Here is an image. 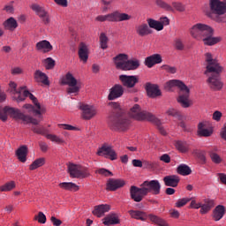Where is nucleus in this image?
Here are the masks:
<instances>
[{
  "instance_id": "nucleus-57",
  "label": "nucleus",
  "mask_w": 226,
  "mask_h": 226,
  "mask_svg": "<svg viewBox=\"0 0 226 226\" xmlns=\"http://www.w3.org/2000/svg\"><path fill=\"white\" fill-rule=\"evenodd\" d=\"M162 70H165V72H167L168 73H176L177 72V69L174 66H170V65H167V64H164V65H162L161 67Z\"/></svg>"
},
{
  "instance_id": "nucleus-2",
  "label": "nucleus",
  "mask_w": 226,
  "mask_h": 226,
  "mask_svg": "<svg viewBox=\"0 0 226 226\" xmlns=\"http://www.w3.org/2000/svg\"><path fill=\"white\" fill-rule=\"evenodd\" d=\"M162 192V185L158 180H146L140 187L132 185L130 187V197L134 202H142L144 197L148 193L152 195H160Z\"/></svg>"
},
{
  "instance_id": "nucleus-38",
  "label": "nucleus",
  "mask_w": 226,
  "mask_h": 226,
  "mask_svg": "<svg viewBox=\"0 0 226 226\" xmlns=\"http://www.w3.org/2000/svg\"><path fill=\"white\" fill-rule=\"evenodd\" d=\"M177 172L180 174V176H190V174H192V169L186 164H180L177 168Z\"/></svg>"
},
{
  "instance_id": "nucleus-20",
  "label": "nucleus",
  "mask_w": 226,
  "mask_h": 226,
  "mask_svg": "<svg viewBox=\"0 0 226 226\" xmlns=\"http://www.w3.org/2000/svg\"><path fill=\"white\" fill-rule=\"evenodd\" d=\"M34 79L38 84H43L44 86H50L49 81V76L40 70H36L34 73Z\"/></svg>"
},
{
  "instance_id": "nucleus-28",
  "label": "nucleus",
  "mask_w": 226,
  "mask_h": 226,
  "mask_svg": "<svg viewBox=\"0 0 226 226\" xmlns=\"http://www.w3.org/2000/svg\"><path fill=\"white\" fill-rule=\"evenodd\" d=\"M131 218L134 220H140L141 222H146L147 220V214L140 210H129L128 211Z\"/></svg>"
},
{
  "instance_id": "nucleus-6",
  "label": "nucleus",
  "mask_w": 226,
  "mask_h": 226,
  "mask_svg": "<svg viewBox=\"0 0 226 226\" xmlns=\"http://www.w3.org/2000/svg\"><path fill=\"white\" fill-rule=\"evenodd\" d=\"M113 63L117 70H123V72L137 70L140 66V61L139 59L128 60V55L124 53H120L113 57Z\"/></svg>"
},
{
  "instance_id": "nucleus-52",
  "label": "nucleus",
  "mask_w": 226,
  "mask_h": 226,
  "mask_svg": "<svg viewBox=\"0 0 226 226\" xmlns=\"http://www.w3.org/2000/svg\"><path fill=\"white\" fill-rule=\"evenodd\" d=\"M174 47L177 50H185V44L183 43V40L177 38L174 41Z\"/></svg>"
},
{
  "instance_id": "nucleus-21",
  "label": "nucleus",
  "mask_w": 226,
  "mask_h": 226,
  "mask_svg": "<svg viewBox=\"0 0 226 226\" xmlns=\"http://www.w3.org/2000/svg\"><path fill=\"white\" fill-rule=\"evenodd\" d=\"M124 185V180L109 178L107 183V190H109V192H116L118 188H123Z\"/></svg>"
},
{
  "instance_id": "nucleus-11",
  "label": "nucleus",
  "mask_w": 226,
  "mask_h": 226,
  "mask_svg": "<svg viewBox=\"0 0 226 226\" xmlns=\"http://www.w3.org/2000/svg\"><path fill=\"white\" fill-rule=\"evenodd\" d=\"M67 170L71 177L77 179H84V177H87V176H89V172H87L86 168H82L80 165H77L72 162L68 164Z\"/></svg>"
},
{
  "instance_id": "nucleus-42",
  "label": "nucleus",
  "mask_w": 226,
  "mask_h": 226,
  "mask_svg": "<svg viewBox=\"0 0 226 226\" xmlns=\"http://www.w3.org/2000/svg\"><path fill=\"white\" fill-rule=\"evenodd\" d=\"M45 165V158L41 157L36 159L29 167L30 170H36L39 167H43Z\"/></svg>"
},
{
  "instance_id": "nucleus-18",
  "label": "nucleus",
  "mask_w": 226,
  "mask_h": 226,
  "mask_svg": "<svg viewBox=\"0 0 226 226\" xmlns=\"http://www.w3.org/2000/svg\"><path fill=\"white\" fill-rule=\"evenodd\" d=\"M198 135L200 137H211L213 135V127H208L207 122H200L198 124Z\"/></svg>"
},
{
  "instance_id": "nucleus-17",
  "label": "nucleus",
  "mask_w": 226,
  "mask_h": 226,
  "mask_svg": "<svg viewBox=\"0 0 226 226\" xmlns=\"http://www.w3.org/2000/svg\"><path fill=\"white\" fill-rule=\"evenodd\" d=\"M146 91L149 98H158V96H162V91L160 90L158 85L147 83Z\"/></svg>"
},
{
  "instance_id": "nucleus-1",
  "label": "nucleus",
  "mask_w": 226,
  "mask_h": 226,
  "mask_svg": "<svg viewBox=\"0 0 226 226\" xmlns=\"http://www.w3.org/2000/svg\"><path fill=\"white\" fill-rule=\"evenodd\" d=\"M205 61L207 63L205 75L210 73L207 79L208 87L213 91L222 90L223 87V82L222 81V72H223V67L220 65L218 60L213 58V55L211 53L205 54Z\"/></svg>"
},
{
  "instance_id": "nucleus-44",
  "label": "nucleus",
  "mask_w": 226,
  "mask_h": 226,
  "mask_svg": "<svg viewBox=\"0 0 226 226\" xmlns=\"http://www.w3.org/2000/svg\"><path fill=\"white\" fill-rule=\"evenodd\" d=\"M15 181H10L0 186V192H11L15 188Z\"/></svg>"
},
{
  "instance_id": "nucleus-23",
  "label": "nucleus",
  "mask_w": 226,
  "mask_h": 226,
  "mask_svg": "<svg viewBox=\"0 0 226 226\" xmlns=\"http://www.w3.org/2000/svg\"><path fill=\"white\" fill-rule=\"evenodd\" d=\"M135 29L136 34L141 38H144V36H149V34H153V30L149 28V26L147 23L138 25Z\"/></svg>"
},
{
  "instance_id": "nucleus-10",
  "label": "nucleus",
  "mask_w": 226,
  "mask_h": 226,
  "mask_svg": "<svg viewBox=\"0 0 226 226\" xmlns=\"http://www.w3.org/2000/svg\"><path fill=\"white\" fill-rule=\"evenodd\" d=\"M109 125L115 132H126L130 127V120L124 117L113 116L109 117Z\"/></svg>"
},
{
  "instance_id": "nucleus-45",
  "label": "nucleus",
  "mask_w": 226,
  "mask_h": 226,
  "mask_svg": "<svg viewBox=\"0 0 226 226\" xmlns=\"http://www.w3.org/2000/svg\"><path fill=\"white\" fill-rule=\"evenodd\" d=\"M107 43H109V37H107V34H105V33H102L100 35V45H101V49H102L103 50H105V49H108V45Z\"/></svg>"
},
{
  "instance_id": "nucleus-48",
  "label": "nucleus",
  "mask_w": 226,
  "mask_h": 226,
  "mask_svg": "<svg viewBox=\"0 0 226 226\" xmlns=\"http://www.w3.org/2000/svg\"><path fill=\"white\" fill-rule=\"evenodd\" d=\"M44 66L46 70H54V66H56V61L52 59V57H48L44 60Z\"/></svg>"
},
{
  "instance_id": "nucleus-13",
  "label": "nucleus",
  "mask_w": 226,
  "mask_h": 226,
  "mask_svg": "<svg viewBox=\"0 0 226 226\" xmlns=\"http://www.w3.org/2000/svg\"><path fill=\"white\" fill-rule=\"evenodd\" d=\"M96 154L98 156H104V158H109V160H117V154L112 148L111 146L108 144H103L101 147H99Z\"/></svg>"
},
{
  "instance_id": "nucleus-25",
  "label": "nucleus",
  "mask_w": 226,
  "mask_h": 226,
  "mask_svg": "<svg viewBox=\"0 0 226 226\" xmlns=\"http://www.w3.org/2000/svg\"><path fill=\"white\" fill-rule=\"evenodd\" d=\"M8 116L15 119L16 121L21 120L24 121L26 115L19 111L17 108H11L8 106Z\"/></svg>"
},
{
  "instance_id": "nucleus-63",
  "label": "nucleus",
  "mask_w": 226,
  "mask_h": 226,
  "mask_svg": "<svg viewBox=\"0 0 226 226\" xmlns=\"http://www.w3.org/2000/svg\"><path fill=\"white\" fill-rule=\"evenodd\" d=\"M41 19L43 24H45V26H49V24H50V14L48 13Z\"/></svg>"
},
{
  "instance_id": "nucleus-58",
  "label": "nucleus",
  "mask_w": 226,
  "mask_h": 226,
  "mask_svg": "<svg viewBox=\"0 0 226 226\" xmlns=\"http://www.w3.org/2000/svg\"><path fill=\"white\" fill-rule=\"evenodd\" d=\"M172 6L175 8V10H177V11H185V10H186L185 5L181 3L173 2Z\"/></svg>"
},
{
  "instance_id": "nucleus-4",
  "label": "nucleus",
  "mask_w": 226,
  "mask_h": 226,
  "mask_svg": "<svg viewBox=\"0 0 226 226\" xmlns=\"http://www.w3.org/2000/svg\"><path fill=\"white\" fill-rule=\"evenodd\" d=\"M172 87H179L180 94L177 98L178 103L184 109H188L192 105V101H190V88L185 83L178 79H172L166 83L165 88L167 91H170Z\"/></svg>"
},
{
  "instance_id": "nucleus-16",
  "label": "nucleus",
  "mask_w": 226,
  "mask_h": 226,
  "mask_svg": "<svg viewBox=\"0 0 226 226\" xmlns=\"http://www.w3.org/2000/svg\"><path fill=\"white\" fill-rule=\"evenodd\" d=\"M123 94H124V88L123 87V86L117 84L109 89L108 100H117V98H121Z\"/></svg>"
},
{
  "instance_id": "nucleus-51",
  "label": "nucleus",
  "mask_w": 226,
  "mask_h": 226,
  "mask_svg": "<svg viewBox=\"0 0 226 226\" xmlns=\"http://www.w3.org/2000/svg\"><path fill=\"white\" fill-rule=\"evenodd\" d=\"M0 119L4 123L8 121V106H5L4 109H0Z\"/></svg>"
},
{
  "instance_id": "nucleus-41",
  "label": "nucleus",
  "mask_w": 226,
  "mask_h": 226,
  "mask_svg": "<svg viewBox=\"0 0 226 226\" xmlns=\"http://www.w3.org/2000/svg\"><path fill=\"white\" fill-rule=\"evenodd\" d=\"M148 217L149 220L153 222V223H155L158 226H169V224L163 219L154 215H149Z\"/></svg>"
},
{
  "instance_id": "nucleus-31",
  "label": "nucleus",
  "mask_w": 226,
  "mask_h": 226,
  "mask_svg": "<svg viewBox=\"0 0 226 226\" xmlns=\"http://www.w3.org/2000/svg\"><path fill=\"white\" fill-rule=\"evenodd\" d=\"M35 47L37 50H44V52H50L53 49L50 42L47 40L37 42Z\"/></svg>"
},
{
  "instance_id": "nucleus-9",
  "label": "nucleus",
  "mask_w": 226,
  "mask_h": 226,
  "mask_svg": "<svg viewBox=\"0 0 226 226\" xmlns=\"http://www.w3.org/2000/svg\"><path fill=\"white\" fill-rule=\"evenodd\" d=\"M129 116L136 121H156V117L153 114L144 111L140 109V105L134 104L129 111Z\"/></svg>"
},
{
  "instance_id": "nucleus-61",
  "label": "nucleus",
  "mask_w": 226,
  "mask_h": 226,
  "mask_svg": "<svg viewBox=\"0 0 226 226\" xmlns=\"http://www.w3.org/2000/svg\"><path fill=\"white\" fill-rule=\"evenodd\" d=\"M50 222L54 226H60L63 224V221L56 218V216H51Z\"/></svg>"
},
{
  "instance_id": "nucleus-55",
  "label": "nucleus",
  "mask_w": 226,
  "mask_h": 226,
  "mask_svg": "<svg viewBox=\"0 0 226 226\" xmlns=\"http://www.w3.org/2000/svg\"><path fill=\"white\" fill-rule=\"evenodd\" d=\"M34 220H37L39 223H46L47 222V216L43 212H39L38 215L34 216Z\"/></svg>"
},
{
  "instance_id": "nucleus-53",
  "label": "nucleus",
  "mask_w": 226,
  "mask_h": 226,
  "mask_svg": "<svg viewBox=\"0 0 226 226\" xmlns=\"http://www.w3.org/2000/svg\"><path fill=\"white\" fill-rule=\"evenodd\" d=\"M190 200H192V198L180 199L176 202V207H183L184 206H186Z\"/></svg>"
},
{
  "instance_id": "nucleus-24",
  "label": "nucleus",
  "mask_w": 226,
  "mask_h": 226,
  "mask_svg": "<svg viewBox=\"0 0 226 226\" xmlns=\"http://www.w3.org/2000/svg\"><path fill=\"white\" fill-rule=\"evenodd\" d=\"M181 179L177 175H169L163 177L165 186H170L171 188L177 187Z\"/></svg>"
},
{
  "instance_id": "nucleus-54",
  "label": "nucleus",
  "mask_w": 226,
  "mask_h": 226,
  "mask_svg": "<svg viewBox=\"0 0 226 226\" xmlns=\"http://www.w3.org/2000/svg\"><path fill=\"white\" fill-rule=\"evenodd\" d=\"M23 121H24V123H26V124L31 123L32 124H34L35 126H38V124H40V121H38L36 118H33L27 115H25V118Z\"/></svg>"
},
{
  "instance_id": "nucleus-56",
  "label": "nucleus",
  "mask_w": 226,
  "mask_h": 226,
  "mask_svg": "<svg viewBox=\"0 0 226 226\" xmlns=\"http://www.w3.org/2000/svg\"><path fill=\"white\" fill-rule=\"evenodd\" d=\"M96 172H97V174H101V176H104L105 177L114 176V174L110 170L103 169V168L97 170Z\"/></svg>"
},
{
  "instance_id": "nucleus-12",
  "label": "nucleus",
  "mask_w": 226,
  "mask_h": 226,
  "mask_svg": "<svg viewBox=\"0 0 226 226\" xmlns=\"http://www.w3.org/2000/svg\"><path fill=\"white\" fill-rule=\"evenodd\" d=\"M79 109L80 111H82L81 116L83 119H86L87 121L93 119V117H94L98 112L94 106L82 102L79 103Z\"/></svg>"
},
{
  "instance_id": "nucleus-64",
  "label": "nucleus",
  "mask_w": 226,
  "mask_h": 226,
  "mask_svg": "<svg viewBox=\"0 0 226 226\" xmlns=\"http://www.w3.org/2000/svg\"><path fill=\"white\" fill-rule=\"evenodd\" d=\"M214 121H220L222 119V113L220 111H215L213 114Z\"/></svg>"
},
{
  "instance_id": "nucleus-60",
  "label": "nucleus",
  "mask_w": 226,
  "mask_h": 226,
  "mask_svg": "<svg viewBox=\"0 0 226 226\" xmlns=\"http://www.w3.org/2000/svg\"><path fill=\"white\" fill-rule=\"evenodd\" d=\"M59 126L60 128H63L64 130H69L70 132H75V130H77V127L68 124H61Z\"/></svg>"
},
{
  "instance_id": "nucleus-46",
  "label": "nucleus",
  "mask_w": 226,
  "mask_h": 226,
  "mask_svg": "<svg viewBox=\"0 0 226 226\" xmlns=\"http://www.w3.org/2000/svg\"><path fill=\"white\" fill-rule=\"evenodd\" d=\"M32 132H34V133H37L38 135H47V129L44 126H32Z\"/></svg>"
},
{
  "instance_id": "nucleus-39",
  "label": "nucleus",
  "mask_w": 226,
  "mask_h": 226,
  "mask_svg": "<svg viewBox=\"0 0 226 226\" xmlns=\"http://www.w3.org/2000/svg\"><path fill=\"white\" fill-rule=\"evenodd\" d=\"M9 91L11 93V94H20L24 89H26V87H21L19 89H17V83L11 81L9 83Z\"/></svg>"
},
{
  "instance_id": "nucleus-34",
  "label": "nucleus",
  "mask_w": 226,
  "mask_h": 226,
  "mask_svg": "<svg viewBox=\"0 0 226 226\" xmlns=\"http://www.w3.org/2000/svg\"><path fill=\"white\" fill-rule=\"evenodd\" d=\"M147 22L150 29H155V31H163V24H162V22L156 21L153 19H148Z\"/></svg>"
},
{
  "instance_id": "nucleus-32",
  "label": "nucleus",
  "mask_w": 226,
  "mask_h": 226,
  "mask_svg": "<svg viewBox=\"0 0 226 226\" xmlns=\"http://www.w3.org/2000/svg\"><path fill=\"white\" fill-rule=\"evenodd\" d=\"M119 223V218L116 214H110L103 219V224L109 226V225H117Z\"/></svg>"
},
{
  "instance_id": "nucleus-50",
  "label": "nucleus",
  "mask_w": 226,
  "mask_h": 226,
  "mask_svg": "<svg viewBox=\"0 0 226 226\" xmlns=\"http://www.w3.org/2000/svg\"><path fill=\"white\" fill-rule=\"evenodd\" d=\"M46 138L49 139V140H51V142H56V144H63V142H64V140H63V139H61V138H59V136L54 135V134H48V135H46Z\"/></svg>"
},
{
  "instance_id": "nucleus-5",
  "label": "nucleus",
  "mask_w": 226,
  "mask_h": 226,
  "mask_svg": "<svg viewBox=\"0 0 226 226\" xmlns=\"http://www.w3.org/2000/svg\"><path fill=\"white\" fill-rule=\"evenodd\" d=\"M209 11H207L206 15L208 19L215 22H222V15L226 13V0H209Z\"/></svg>"
},
{
  "instance_id": "nucleus-40",
  "label": "nucleus",
  "mask_w": 226,
  "mask_h": 226,
  "mask_svg": "<svg viewBox=\"0 0 226 226\" xmlns=\"http://www.w3.org/2000/svg\"><path fill=\"white\" fill-rule=\"evenodd\" d=\"M166 114H168V116H172V117H175L176 119H178V121H183L184 117L181 114V112L177 111V109H174V108H170L167 111Z\"/></svg>"
},
{
  "instance_id": "nucleus-37",
  "label": "nucleus",
  "mask_w": 226,
  "mask_h": 226,
  "mask_svg": "<svg viewBox=\"0 0 226 226\" xmlns=\"http://www.w3.org/2000/svg\"><path fill=\"white\" fill-rule=\"evenodd\" d=\"M31 8L33 11H35V13L38 15V17H40V19H41L42 17H45L49 13L47 11H45V8L36 4H32Z\"/></svg>"
},
{
  "instance_id": "nucleus-59",
  "label": "nucleus",
  "mask_w": 226,
  "mask_h": 226,
  "mask_svg": "<svg viewBox=\"0 0 226 226\" xmlns=\"http://www.w3.org/2000/svg\"><path fill=\"white\" fill-rule=\"evenodd\" d=\"M112 2L111 1H106V0H102V4H103L102 6V11L103 13H105L106 11H109V10H110V4Z\"/></svg>"
},
{
  "instance_id": "nucleus-35",
  "label": "nucleus",
  "mask_w": 226,
  "mask_h": 226,
  "mask_svg": "<svg viewBox=\"0 0 226 226\" xmlns=\"http://www.w3.org/2000/svg\"><path fill=\"white\" fill-rule=\"evenodd\" d=\"M63 190H69L70 192H79V185L72 182H63L59 184Z\"/></svg>"
},
{
  "instance_id": "nucleus-36",
  "label": "nucleus",
  "mask_w": 226,
  "mask_h": 226,
  "mask_svg": "<svg viewBox=\"0 0 226 226\" xmlns=\"http://www.w3.org/2000/svg\"><path fill=\"white\" fill-rule=\"evenodd\" d=\"M175 147L179 151L180 153H188L190 150V145L186 143L185 141H176L175 142Z\"/></svg>"
},
{
  "instance_id": "nucleus-15",
  "label": "nucleus",
  "mask_w": 226,
  "mask_h": 226,
  "mask_svg": "<svg viewBox=\"0 0 226 226\" xmlns=\"http://www.w3.org/2000/svg\"><path fill=\"white\" fill-rule=\"evenodd\" d=\"M119 80L122 82L124 87H128L129 89L135 87V84H139L138 76L120 75Z\"/></svg>"
},
{
  "instance_id": "nucleus-26",
  "label": "nucleus",
  "mask_w": 226,
  "mask_h": 226,
  "mask_svg": "<svg viewBox=\"0 0 226 226\" xmlns=\"http://www.w3.org/2000/svg\"><path fill=\"white\" fill-rule=\"evenodd\" d=\"M110 211V206L107 204H102L94 207L93 210V215L98 216V218H102L105 213H109Z\"/></svg>"
},
{
  "instance_id": "nucleus-43",
  "label": "nucleus",
  "mask_w": 226,
  "mask_h": 226,
  "mask_svg": "<svg viewBox=\"0 0 226 226\" xmlns=\"http://www.w3.org/2000/svg\"><path fill=\"white\" fill-rule=\"evenodd\" d=\"M156 4L159 8H162V10H165L166 11H174V8L163 0H157Z\"/></svg>"
},
{
  "instance_id": "nucleus-3",
  "label": "nucleus",
  "mask_w": 226,
  "mask_h": 226,
  "mask_svg": "<svg viewBox=\"0 0 226 226\" xmlns=\"http://www.w3.org/2000/svg\"><path fill=\"white\" fill-rule=\"evenodd\" d=\"M190 34L195 40H201L204 45L207 47H213V45H216L222 41V38L215 37L213 27L202 23L193 25L190 30Z\"/></svg>"
},
{
  "instance_id": "nucleus-14",
  "label": "nucleus",
  "mask_w": 226,
  "mask_h": 226,
  "mask_svg": "<svg viewBox=\"0 0 226 226\" xmlns=\"http://www.w3.org/2000/svg\"><path fill=\"white\" fill-rule=\"evenodd\" d=\"M26 98H30L34 103V105L39 109V110H41V112H45V108H41V105H40V102H38V99L31 94L28 90H24L23 95L19 94L18 98L16 99L17 102H24Z\"/></svg>"
},
{
  "instance_id": "nucleus-8",
  "label": "nucleus",
  "mask_w": 226,
  "mask_h": 226,
  "mask_svg": "<svg viewBox=\"0 0 226 226\" xmlns=\"http://www.w3.org/2000/svg\"><path fill=\"white\" fill-rule=\"evenodd\" d=\"M61 84L63 86H69L67 88L68 94H79L82 88V84L73 77V74L68 72L64 78L62 79Z\"/></svg>"
},
{
  "instance_id": "nucleus-47",
  "label": "nucleus",
  "mask_w": 226,
  "mask_h": 226,
  "mask_svg": "<svg viewBox=\"0 0 226 226\" xmlns=\"http://www.w3.org/2000/svg\"><path fill=\"white\" fill-rule=\"evenodd\" d=\"M208 154L213 162V163L219 164L222 162V157L213 150H208Z\"/></svg>"
},
{
  "instance_id": "nucleus-29",
  "label": "nucleus",
  "mask_w": 226,
  "mask_h": 226,
  "mask_svg": "<svg viewBox=\"0 0 226 226\" xmlns=\"http://www.w3.org/2000/svg\"><path fill=\"white\" fill-rule=\"evenodd\" d=\"M214 206H215L214 200H205L204 204L201 203V207H200V213L201 215H207L210 209H213Z\"/></svg>"
},
{
  "instance_id": "nucleus-22",
  "label": "nucleus",
  "mask_w": 226,
  "mask_h": 226,
  "mask_svg": "<svg viewBox=\"0 0 226 226\" xmlns=\"http://www.w3.org/2000/svg\"><path fill=\"white\" fill-rule=\"evenodd\" d=\"M163 59L162 58V55L160 54H154L150 56H147L145 59V64L147 66V68H153L154 64H162Z\"/></svg>"
},
{
  "instance_id": "nucleus-19",
  "label": "nucleus",
  "mask_w": 226,
  "mask_h": 226,
  "mask_svg": "<svg viewBox=\"0 0 226 226\" xmlns=\"http://www.w3.org/2000/svg\"><path fill=\"white\" fill-rule=\"evenodd\" d=\"M78 56L82 63H87V59H89V48L87 47V45H86V43H79Z\"/></svg>"
},
{
  "instance_id": "nucleus-33",
  "label": "nucleus",
  "mask_w": 226,
  "mask_h": 226,
  "mask_svg": "<svg viewBox=\"0 0 226 226\" xmlns=\"http://www.w3.org/2000/svg\"><path fill=\"white\" fill-rule=\"evenodd\" d=\"M4 27L9 29V31H15L19 27V23L14 18H9L6 21L4 22Z\"/></svg>"
},
{
  "instance_id": "nucleus-7",
  "label": "nucleus",
  "mask_w": 226,
  "mask_h": 226,
  "mask_svg": "<svg viewBox=\"0 0 226 226\" xmlns=\"http://www.w3.org/2000/svg\"><path fill=\"white\" fill-rule=\"evenodd\" d=\"M95 20L97 22H124L132 20V15L116 11L107 15H99L95 18Z\"/></svg>"
},
{
  "instance_id": "nucleus-62",
  "label": "nucleus",
  "mask_w": 226,
  "mask_h": 226,
  "mask_svg": "<svg viewBox=\"0 0 226 226\" xmlns=\"http://www.w3.org/2000/svg\"><path fill=\"white\" fill-rule=\"evenodd\" d=\"M161 162H163L164 163H170V155H169L168 154H163L161 157H160Z\"/></svg>"
},
{
  "instance_id": "nucleus-30",
  "label": "nucleus",
  "mask_w": 226,
  "mask_h": 226,
  "mask_svg": "<svg viewBox=\"0 0 226 226\" xmlns=\"http://www.w3.org/2000/svg\"><path fill=\"white\" fill-rule=\"evenodd\" d=\"M16 155L21 163H26V162H27V147L22 146L18 148Z\"/></svg>"
},
{
  "instance_id": "nucleus-27",
  "label": "nucleus",
  "mask_w": 226,
  "mask_h": 226,
  "mask_svg": "<svg viewBox=\"0 0 226 226\" xmlns=\"http://www.w3.org/2000/svg\"><path fill=\"white\" fill-rule=\"evenodd\" d=\"M225 207L222 205H218L213 211V218L215 222H220L223 216H225Z\"/></svg>"
},
{
  "instance_id": "nucleus-49",
  "label": "nucleus",
  "mask_w": 226,
  "mask_h": 226,
  "mask_svg": "<svg viewBox=\"0 0 226 226\" xmlns=\"http://www.w3.org/2000/svg\"><path fill=\"white\" fill-rule=\"evenodd\" d=\"M23 109H26L30 112H34L35 116H41V113L45 112V111H41V109H35L34 106L31 105V104H25L23 106Z\"/></svg>"
}]
</instances>
